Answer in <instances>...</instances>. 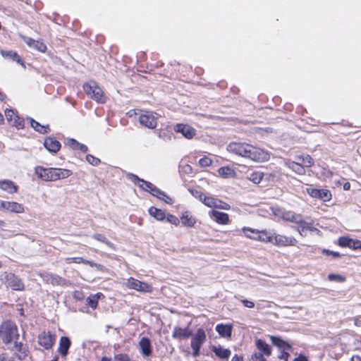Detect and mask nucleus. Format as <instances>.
Segmentation results:
<instances>
[{
  "label": "nucleus",
  "instance_id": "1",
  "mask_svg": "<svg viewBox=\"0 0 361 361\" xmlns=\"http://www.w3.org/2000/svg\"><path fill=\"white\" fill-rule=\"evenodd\" d=\"M227 150L256 162L266 161L269 159V154L267 152L247 143L231 142L228 145Z\"/></svg>",
  "mask_w": 361,
  "mask_h": 361
},
{
  "label": "nucleus",
  "instance_id": "2",
  "mask_svg": "<svg viewBox=\"0 0 361 361\" xmlns=\"http://www.w3.org/2000/svg\"><path fill=\"white\" fill-rule=\"evenodd\" d=\"M37 176L44 181H56L59 179H63L72 175V172L68 169L49 168L42 166L35 168Z\"/></svg>",
  "mask_w": 361,
  "mask_h": 361
},
{
  "label": "nucleus",
  "instance_id": "3",
  "mask_svg": "<svg viewBox=\"0 0 361 361\" xmlns=\"http://www.w3.org/2000/svg\"><path fill=\"white\" fill-rule=\"evenodd\" d=\"M130 176L131 180L135 184H137L140 188L146 191H148L153 196L164 200L167 204H173V202L170 197L167 196L163 191L159 190L150 182L140 179L137 176L133 174H130Z\"/></svg>",
  "mask_w": 361,
  "mask_h": 361
},
{
  "label": "nucleus",
  "instance_id": "4",
  "mask_svg": "<svg viewBox=\"0 0 361 361\" xmlns=\"http://www.w3.org/2000/svg\"><path fill=\"white\" fill-rule=\"evenodd\" d=\"M19 334L16 324L11 321H6L0 325V338L5 343H13L18 348L17 340Z\"/></svg>",
  "mask_w": 361,
  "mask_h": 361
},
{
  "label": "nucleus",
  "instance_id": "5",
  "mask_svg": "<svg viewBox=\"0 0 361 361\" xmlns=\"http://www.w3.org/2000/svg\"><path fill=\"white\" fill-rule=\"evenodd\" d=\"M190 347L192 349V356L197 357L200 355V349L207 341L205 331L199 328L195 334L192 333Z\"/></svg>",
  "mask_w": 361,
  "mask_h": 361
},
{
  "label": "nucleus",
  "instance_id": "6",
  "mask_svg": "<svg viewBox=\"0 0 361 361\" xmlns=\"http://www.w3.org/2000/svg\"><path fill=\"white\" fill-rule=\"evenodd\" d=\"M245 235L250 239L259 240L263 243H274L273 235H269L267 231H259L249 227H243L242 229Z\"/></svg>",
  "mask_w": 361,
  "mask_h": 361
},
{
  "label": "nucleus",
  "instance_id": "7",
  "mask_svg": "<svg viewBox=\"0 0 361 361\" xmlns=\"http://www.w3.org/2000/svg\"><path fill=\"white\" fill-rule=\"evenodd\" d=\"M86 94L92 99L99 103H104L105 98L103 91L94 81H90L83 85Z\"/></svg>",
  "mask_w": 361,
  "mask_h": 361
},
{
  "label": "nucleus",
  "instance_id": "8",
  "mask_svg": "<svg viewBox=\"0 0 361 361\" xmlns=\"http://www.w3.org/2000/svg\"><path fill=\"white\" fill-rule=\"evenodd\" d=\"M272 213L274 216L287 221H290L295 224L302 223V216L300 214H295L292 211H286L282 208L276 207L272 208Z\"/></svg>",
  "mask_w": 361,
  "mask_h": 361
},
{
  "label": "nucleus",
  "instance_id": "9",
  "mask_svg": "<svg viewBox=\"0 0 361 361\" xmlns=\"http://www.w3.org/2000/svg\"><path fill=\"white\" fill-rule=\"evenodd\" d=\"M126 286L141 293H152L153 289L150 284L142 282L132 277L128 279Z\"/></svg>",
  "mask_w": 361,
  "mask_h": 361
},
{
  "label": "nucleus",
  "instance_id": "10",
  "mask_svg": "<svg viewBox=\"0 0 361 361\" xmlns=\"http://www.w3.org/2000/svg\"><path fill=\"white\" fill-rule=\"evenodd\" d=\"M4 279H6V286L11 287L13 290L18 291L24 290L25 286L23 281L15 274L5 272Z\"/></svg>",
  "mask_w": 361,
  "mask_h": 361
},
{
  "label": "nucleus",
  "instance_id": "11",
  "mask_svg": "<svg viewBox=\"0 0 361 361\" xmlns=\"http://www.w3.org/2000/svg\"><path fill=\"white\" fill-rule=\"evenodd\" d=\"M157 117L153 112L145 111L141 114L139 118L140 123L149 129H154L157 124Z\"/></svg>",
  "mask_w": 361,
  "mask_h": 361
},
{
  "label": "nucleus",
  "instance_id": "12",
  "mask_svg": "<svg viewBox=\"0 0 361 361\" xmlns=\"http://www.w3.org/2000/svg\"><path fill=\"white\" fill-rule=\"evenodd\" d=\"M307 192L313 198L327 202L331 198V193L326 189L307 188Z\"/></svg>",
  "mask_w": 361,
  "mask_h": 361
},
{
  "label": "nucleus",
  "instance_id": "13",
  "mask_svg": "<svg viewBox=\"0 0 361 361\" xmlns=\"http://www.w3.org/2000/svg\"><path fill=\"white\" fill-rule=\"evenodd\" d=\"M273 244L279 246L295 245L297 240L293 237H288L283 235L273 234Z\"/></svg>",
  "mask_w": 361,
  "mask_h": 361
},
{
  "label": "nucleus",
  "instance_id": "14",
  "mask_svg": "<svg viewBox=\"0 0 361 361\" xmlns=\"http://www.w3.org/2000/svg\"><path fill=\"white\" fill-rule=\"evenodd\" d=\"M38 343L47 350L51 349L55 343V336L49 332H42L38 336Z\"/></svg>",
  "mask_w": 361,
  "mask_h": 361
},
{
  "label": "nucleus",
  "instance_id": "15",
  "mask_svg": "<svg viewBox=\"0 0 361 361\" xmlns=\"http://www.w3.org/2000/svg\"><path fill=\"white\" fill-rule=\"evenodd\" d=\"M39 276L44 282L54 286H63L66 283V280L58 275L44 272L40 274Z\"/></svg>",
  "mask_w": 361,
  "mask_h": 361
},
{
  "label": "nucleus",
  "instance_id": "16",
  "mask_svg": "<svg viewBox=\"0 0 361 361\" xmlns=\"http://www.w3.org/2000/svg\"><path fill=\"white\" fill-rule=\"evenodd\" d=\"M0 208L17 214L24 212V207L21 204L16 202L2 201Z\"/></svg>",
  "mask_w": 361,
  "mask_h": 361
},
{
  "label": "nucleus",
  "instance_id": "17",
  "mask_svg": "<svg viewBox=\"0 0 361 361\" xmlns=\"http://www.w3.org/2000/svg\"><path fill=\"white\" fill-rule=\"evenodd\" d=\"M174 130L181 133L185 137L191 139L195 135V130L189 125L179 123L174 127Z\"/></svg>",
  "mask_w": 361,
  "mask_h": 361
},
{
  "label": "nucleus",
  "instance_id": "18",
  "mask_svg": "<svg viewBox=\"0 0 361 361\" xmlns=\"http://www.w3.org/2000/svg\"><path fill=\"white\" fill-rule=\"evenodd\" d=\"M192 331L188 327L175 326L172 332V337L177 340L186 339L192 336Z\"/></svg>",
  "mask_w": 361,
  "mask_h": 361
},
{
  "label": "nucleus",
  "instance_id": "19",
  "mask_svg": "<svg viewBox=\"0 0 361 361\" xmlns=\"http://www.w3.org/2000/svg\"><path fill=\"white\" fill-rule=\"evenodd\" d=\"M209 214L214 221L219 224L226 225L229 223V216L226 213L212 210Z\"/></svg>",
  "mask_w": 361,
  "mask_h": 361
},
{
  "label": "nucleus",
  "instance_id": "20",
  "mask_svg": "<svg viewBox=\"0 0 361 361\" xmlns=\"http://www.w3.org/2000/svg\"><path fill=\"white\" fill-rule=\"evenodd\" d=\"M44 147L51 153H56L61 148L60 142L54 137H47L44 141Z\"/></svg>",
  "mask_w": 361,
  "mask_h": 361
},
{
  "label": "nucleus",
  "instance_id": "21",
  "mask_svg": "<svg viewBox=\"0 0 361 361\" xmlns=\"http://www.w3.org/2000/svg\"><path fill=\"white\" fill-rule=\"evenodd\" d=\"M139 346L141 350L142 354L148 357L151 355L152 353L151 342L149 338L146 337H142L139 341Z\"/></svg>",
  "mask_w": 361,
  "mask_h": 361
},
{
  "label": "nucleus",
  "instance_id": "22",
  "mask_svg": "<svg viewBox=\"0 0 361 361\" xmlns=\"http://www.w3.org/2000/svg\"><path fill=\"white\" fill-rule=\"evenodd\" d=\"M284 164L293 171L295 172L299 175H304L305 173V169L302 164L298 162L291 161L290 159H286Z\"/></svg>",
  "mask_w": 361,
  "mask_h": 361
},
{
  "label": "nucleus",
  "instance_id": "23",
  "mask_svg": "<svg viewBox=\"0 0 361 361\" xmlns=\"http://www.w3.org/2000/svg\"><path fill=\"white\" fill-rule=\"evenodd\" d=\"M180 222L185 227H193L196 224V219L188 211L182 213L180 217Z\"/></svg>",
  "mask_w": 361,
  "mask_h": 361
},
{
  "label": "nucleus",
  "instance_id": "24",
  "mask_svg": "<svg viewBox=\"0 0 361 361\" xmlns=\"http://www.w3.org/2000/svg\"><path fill=\"white\" fill-rule=\"evenodd\" d=\"M215 329L221 337L227 338L231 337L233 329V326L231 324H218Z\"/></svg>",
  "mask_w": 361,
  "mask_h": 361
},
{
  "label": "nucleus",
  "instance_id": "25",
  "mask_svg": "<svg viewBox=\"0 0 361 361\" xmlns=\"http://www.w3.org/2000/svg\"><path fill=\"white\" fill-rule=\"evenodd\" d=\"M212 350L215 353V355L221 358V359H228L231 354V352L229 349L224 348L221 345H213L212 347Z\"/></svg>",
  "mask_w": 361,
  "mask_h": 361
},
{
  "label": "nucleus",
  "instance_id": "26",
  "mask_svg": "<svg viewBox=\"0 0 361 361\" xmlns=\"http://www.w3.org/2000/svg\"><path fill=\"white\" fill-rule=\"evenodd\" d=\"M71 340L66 336H62L59 342V353L63 357H66L68 354V351L71 347Z\"/></svg>",
  "mask_w": 361,
  "mask_h": 361
},
{
  "label": "nucleus",
  "instance_id": "27",
  "mask_svg": "<svg viewBox=\"0 0 361 361\" xmlns=\"http://www.w3.org/2000/svg\"><path fill=\"white\" fill-rule=\"evenodd\" d=\"M0 188L10 194H13L18 190V186L10 180H0Z\"/></svg>",
  "mask_w": 361,
  "mask_h": 361
},
{
  "label": "nucleus",
  "instance_id": "28",
  "mask_svg": "<svg viewBox=\"0 0 361 361\" xmlns=\"http://www.w3.org/2000/svg\"><path fill=\"white\" fill-rule=\"evenodd\" d=\"M255 345L259 353L264 354L265 356L271 355V348L264 341L258 339L256 341Z\"/></svg>",
  "mask_w": 361,
  "mask_h": 361
},
{
  "label": "nucleus",
  "instance_id": "29",
  "mask_svg": "<svg viewBox=\"0 0 361 361\" xmlns=\"http://www.w3.org/2000/svg\"><path fill=\"white\" fill-rule=\"evenodd\" d=\"M66 264L76 263V264H88L92 267H99L100 265L97 264L92 261H89L83 259L82 257H67L65 259Z\"/></svg>",
  "mask_w": 361,
  "mask_h": 361
},
{
  "label": "nucleus",
  "instance_id": "30",
  "mask_svg": "<svg viewBox=\"0 0 361 361\" xmlns=\"http://www.w3.org/2000/svg\"><path fill=\"white\" fill-rule=\"evenodd\" d=\"M264 177V173L260 171H254L247 175V178L255 184H259Z\"/></svg>",
  "mask_w": 361,
  "mask_h": 361
},
{
  "label": "nucleus",
  "instance_id": "31",
  "mask_svg": "<svg viewBox=\"0 0 361 361\" xmlns=\"http://www.w3.org/2000/svg\"><path fill=\"white\" fill-rule=\"evenodd\" d=\"M31 126L37 132L41 133H46L48 132V126H42L33 118H29Z\"/></svg>",
  "mask_w": 361,
  "mask_h": 361
},
{
  "label": "nucleus",
  "instance_id": "32",
  "mask_svg": "<svg viewBox=\"0 0 361 361\" xmlns=\"http://www.w3.org/2000/svg\"><path fill=\"white\" fill-rule=\"evenodd\" d=\"M149 214L159 221H162L165 219L164 212L154 207H151L149 209Z\"/></svg>",
  "mask_w": 361,
  "mask_h": 361
},
{
  "label": "nucleus",
  "instance_id": "33",
  "mask_svg": "<svg viewBox=\"0 0 361 361\" xmlns=\"http://www.w3.org/2000/svg\"><path fill=\"white\" fill-rule=\"evenodd\" d=\"M219 175L224 178L233 177L235 175L234 171L228 166H223L218 169Z\"/></svg>",
  "mask_w": 361,
  "mask_h": 361
},
{
  "label": "nucleus",
  "instance_id": "34",
  "mask_svg": "<svg viewBox=\"0 0 361 361\" xmlns=\"http://www.w3.org/2000/svg\"><path fill=\"white\" fill-rule=\"evenodd\" d=\"M270 339H271L273 345H274L280 348H283V350H285V349H290L291 348L288 343H286L285 341H283L279 337L271 336H270Z\"/></svg>",
  "mask_w": 361,
  "mask_h": 361
},
{
  "label": "nucleus",
  "instance_id": "35",
  "mask_svg": "<svg viewBox=\"0 0 361 361\" xmlns=\"http://www.w3.org/2000/svg\"><path fill=\"white\" fill-rule=\"evenodd\" d=\"M296 159L302 161L304 167H311L314 165V161L312 158L308 154L297 156Z\"/></svg>",
  "mask_w": 361,
  "mask_h": 361
},
{
  "label": "nucleus",
  "instance_id": "36",
  "mask_svg": "<svg viewBox=\"0 0 361 361\" xmlns=\"http://www.w3.org/2000/svg\"><path fill=\"white\" fill-rule=\"evenodd\" d=\"M92 237L96 240L105 243L109 247L111 248L112 250L116 249L114 245L110 241H109L104 235L100 233H94L92 235Z\"/></svg>",
  "mask_w": 361,
  "mask_h": 361
},
{
  "label": "nucleus",
  "instance_id": "37",
  "mask_svg": "<svg viewBox=\"0 0 361 361\" xmlns=\"http://www.w3.org/2000/svg\"><path fill=\"white\" fill-rule=\"evenodd\" d=\"M102 295V293L95 294L87 298V305L92 309H95L98 304V299Z\"/></svg>",
  "mask_w": 361,
  "mask_h": 361
},
{
  "label": "nucleus",
  "instance_id": "38",
  "mask_svg": "<svg viewBox=\"0 0 361 361\" xmlns=\"http://www.w3.org/2000/svg\"><path fill=\"white\" fill-rule=\"evenodd\" d=\"M10 125L16 127L18 129L23 128L24 126V121L22 118L18 116H15L13 121L9 123Z\"/></svg>",
  "mask_w": 361,
  "mask_h": 361
},
{
  "label": "nucleus",
  "instance_id": "39",
  "mask_svg": "<svg viewBox=\"0 0 361 361\" xmlns=\"http://www.w3.org/2000/svg\"><path fill=\"white\" fill-rule=\"evenodd\" d=\"M217 199L210 196H206L203 199V202L208 207H215Z\"/></svg>",
  "mask_w": 361,
  "mask_h": 361
},
{
  "label": "nucleus",
  "instance_id": "40",
  "mask_svg": "<svg viewBox=\"0 0 361 361\" xmlns=\"http://www.w3.org/2000/svg\"><path fill=\"white\" fill-rule=\"evenodd\" d=\"M328 279L331 281L344 282L345 279L343 276L336 274H330Z\"/></svg>",
  "mask_w": 361,
  "mask_h": 361
},
{
  "label": "nucleus",
  "instance_id": "41",
  "mask_svg": "<svg viewBox=\"0 0 361 361\" xmlns=\"http://www.w3.org/2000/svg\"><path fill=\"white\" fill-rule=\"evenodd\" d=\"M1 54H2V55L4 56L12 58L13 60L18 61V63H22L20 57L18 56V55L16 52H13V51H8V52L1 51Z\"/></svg>",
  "mask_w": 361,
  "mask_h": 361
},
{
  "label": "nucleus",
  "instance_id": "42",
  "mask_svg": "<svg viewBox=\"0 0 361 361\" xmlns=\"http://www.w3.org/2000/svg\"><path fill=\"white\" fill-rule=\"evenodd\" d=\"M86 160L87 161L92 165V166H98L100 163V159L91 155V154H87L86 156Z\"/></svg>",
  "mask_w": 361,
  "mask_h": 361
},
{
  "label": "nucleus",
  "instance_id": "43",
  "mask_svg": "<svg viewBox=\"0 0 361 361\" xmlns=\"http://www.w3.org/2000/svg\"><path fill=\"white\" fill-rule=\"evenodd\" d=\"M214 208L224 209V210H228L231 209V207L228 204L217 199Z\"/></svg>",
  "mask_w": 361,
  "mask_h": 361
},
{
  "label": "nucleus",
  "instance_id": "44",
  "mask_svg": "<svg viewBox=\"0 0 361 361\" xmlns=\"http://www.w3.org/2000/svg\"><path fill=\"white\" fill-rule=\"evenodd\" d=\"M300 226L297 228V231L301 235H305L306 231H307L308 223L302 220V224H298Z\"/></svg>",
  "mask_w": 361,
  "mask_h": 361
},
{
  "label": "nucleus",
  "instance_id": "45",
  "mask_svg": "<svg viewBox=\"0 0 361 361\" xmlns=\"http://www.w3.org/2000/svg\"><path fill=\"white\" fill-rule=\"evenodd\" d=\"M351 240L352 239H350V238H349L348 237H341L338 239V244L341 247H350Z\"/></svg>",
  "mask_w": 361,
  "mask_h": 361
},
{
  "label": "nucleus",
  "instance_id": "46",
  "mask_svg": "<svg viewBox=\"0 0 361 361\" xmlns=\"http://www.w3.org/2000/svg\"><path fill=\"white\" fill-rule=\"evenodd\" d=\"M212 161L209 157H204L199 160V164L202 167H207L212 164Z\"/></svg>",
  "mask_w": 361,
  "mask_h": 361
},
{
  "label": "nucleus",
  "instance_id": "47",
  "mask_svg": "<svg viewBox=\"0 0 361 361\" xmlns=\"http://www.w3.org/2000/svg\"><path fill=\"white\" fill-rule=\"evenodd\" d=\"M15 112L12 109H6L5 110V116L6 118L7 121L11 123L15 116H17Z\"/></svg>",
  "mask_w": 361,
  "mask_h": 361
},
{
  "label": "nucleus",
  "instance_id": "48",
  "mask_svg": "<svg viewBox=\"0 0 361 361\" xmlns=\"http://www.w3.org/2000/svg\"><path fill=\"white\" fill-rule=\"evenodd\" d=\"M32 47L41 52H44L47 49L46 45L40 41H35Z\"/></svg>",
  "mask_w": 361,
  "mask_h": 361
},
{
  "label": "nucleus",
  "instance_id": "49",
  "mask_svg": "<svg viewBox=\"0 0 361 361\" xmlns=\"http://www.w3.org/2000/svg\"><path fill=\"white\" fill-rule=\"evenodd\" d=\"M192 196H194L195 198H197L200 200L202 202H203L204 197H206V195L202 193L201 191L196 190H190Z\"/></svg>",
  "mask_w": 361,
  "mask_h": 361
},
{
  "label": "nucleus",
  "instance_id": "50",
  "mask_svg": "<svg viewBox=\"0 0 361 361\" xmlns=\"http://www.w3.org/2000/svg\"><path fill=\"white\" fill-rule=\"evenodd\" d=\"M166 220L168 222L175 226H178L180 224V219L172 214H169L166 216Z\"/></svg>",
  "mask_w": 361,
  "mask_h": 361
},
{
  "label": "nucleus",
  "instance_id": "51",
  "mask_svg": "<svg viewBox=\"0 0 361 361\" xmlns=\"http://www.w3.org/2000/svg\"><path fill=\"white\" fill-rule=\"evenodd\" d=\"M264 356H265L264 354L259 352H255L252 355V361H267Z\"/></svg>",
  "mask_w": 361,
  "mask_h": 361
},
{
  "label": "nucleus",
  "instance_id": "52",
  "mask_svg": "<svg viewBox=\"0 0 361 361\" xmlns=\"http://www.w3.org/2000/svg\"><path fill=\"white\" fill-rule=\"evenodd\" d=\"M350 248L353 250L361 249V240H351Z\"/></svg>",
  "mask_w": 361,
  "mask_h": 361
},
{
  "label": "nucleus",
  "instance_id": "53",
  "mask_svg": "<svg viewBox=\"0 0 361 361\" xmlns=\"http://www.w3.org/2000/svg\"><path fill=\"white\" fill-rule=\"evenodd\" d=\"M114 361H130V360L126 355L118 354L115 355Z\"/></svg>",
  "mask_w": 361,
  "mask_h": 361
},
{
  "label": "nucleus",
  "instance_id": "54",
  "mask_svg": "<svg viewBox=\"0 0 361 361\" xmlns=\"http://www.w3.org/2000/svg\"><path fill=\"white\" fill-rule=\"evenodd\" d=\"M68 145L72 147L73 149H78V145H79V142H77L74 139H69L68 140Z\"/></svg>",
  "mask_w": 361,
  "mask_h": 361
},
{
  "label": "nucleus",
  "instance_id": "55",
  "mask_svg": "<svg viewBox=\"0 0 361 361\" xmlns=\"http://www.w3.org/2000/svg\"><path fill=\"white\" fill-rule=\"evenodd\" d=\"M241 302L244 305V306L247 308H253L255 307V303L247 299L241 300Z\"/></svg>",
  "mask_w": 361,
  "mask_h": 361
},
{
  "label": "nucleus",
  "instance_id": "56",
  "mask_svg": "<svg viewBox=\"0 0 361 361\" xmlns=\"http://www.w3.org/2000/svg\"><path fill=\"white\" fill-rule=\"evenodd\" d=\"M307 231H309L310 232L315 233L318 235H322V232L318 228H317L314 226H312L309 223H308Z\"/></svg>",
  "mask_w": 361,
  "mask_h": 361
},
{
  "label": "nucleus",
  "instance_id": "57",
  "mask_svg": "<svg viewBox=\"0 0 361 361\" xmlns=\"http://www.w3.org/2000/svg\"><path fill=\"white\" fill-rule=\"evenodd\" d=\"M323 253H325L326 255H332L334 257H340V254L337 252L330 251L329 250L324 249Z\"/></svg>",
  "mask_w": 361,
  "mask_h": 361
},
{
  "label": "nucleus",
  "instance_id": "58",
  "mask_svg": "<svg viewBox=\"0 0 361 361\" xmlns=\"http://www.w3.org/2000/svg\"><path fill=\"white\" fill-rule=\"evenodd\" d=\"M24 42L30 47H32L35 40L30 37H24Z\"/></svg>",
  "mask_w": 361,
  "mask_h": 361
},
{
  "label": "nucleus",
  "instance_id": "59",
  "mask_svg": "<svg viewBox=\"0 0 361 361\" xmlns=\"http://www.w3.org/2000/svg\"><path fill=\"white\" fill-rule=\"evenodd\" d=\"M289 356L290 355L288 353L283 352L279 357L281 360H284L285 361H288Z\"/></svg>",
  "mask_w": 361,
  "mask_h": 361
},
{
  "label": "nucleus",
  "instance_id": "60",
  "mask_svg": "<svg viewBox=\"0 0 361 361\" xmlns=\"http://www.w3.org/2000/svg\"><path fill=\"white\" fill-rule=\"evenodd\" d=\"M264 176L267 180H272V181L274 180V178L276 177L275 174H274V173H266V174H264Z\"/></svg>",
  "mask_w": 361,
  "mask_h": 361
},
{
  "label": "nucleus",
  "instance_id": "61",
  "mask_svg": "<svg viewBox=\"0 0 361 361\" xmlns=\"http://www.w3.org/2000/svg\"><path fill=\"white\" fill-rule=\"evenodd\" d=\"M77 149H80V151H82L83 152H86L88 150V148L86 145L79 143V145H78V147Z\"/></svg>",
  "mask_w": 361,
  "mask_h": 361
},
{
  "label": "nucleus",
  "instance_id": "62",
  "mask_svg": "<svg viewBox=\"0 0 361 361\" xmlns=\"http://www.w3.org/2000/svg\"><path fill=\"white\" fill-rule=\"evenodd\" d=\"M183 170L185 173H192V169L190 165L187 164L183 166Z\"/></svg>",
  "mask_w": 361,
  "mask_h": 361
},
{
  "label": "nucleus",
  "instance_id": "63",
  "mask_svg": "<svg viewBox=\"0 0 361 361\" xmlns=\"http://www.w3.org/2000/svg\"><path fill=\"white\" fill-rule=\"evenodd\" d=\"M294 361H308L307 358L305 356L300 355L294 359Z\"/></svg>",
  "mask_w": 361,
  "mask_h": 361
},
{
  "label": "nucleus",
  "instance_id": "64",
  "mask_svg": "<svg viewBox=\"0 0 361 361\" xmlns=\"http://www.w3.org/2000/svg\"><path fill=\"white\" fill-rule=\"evenodd\" d=\"M232 361H243V357L235 355L232 358Z\"/></svg>",
  "mask_w": 361,
  "mask_h": 361
}]
</instances>
